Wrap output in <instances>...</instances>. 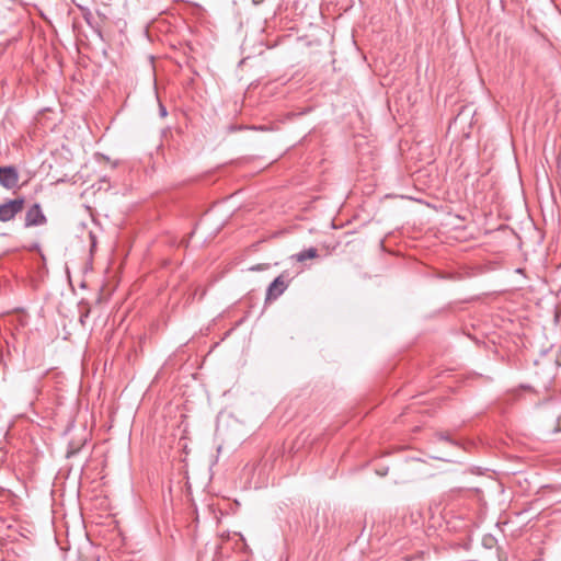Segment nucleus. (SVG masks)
Wrapping results in <instances>:
<instances>
[{"mask_svg":"<svg viewBox=\"0 0 561 561\" xmlns=\"http://www.w3.org/2000/svg\"><path fill=\"white\" fill-rule=\"evenodd\" d=\"M24 204L25 199L23 197L9 199L0 204V221L8 222L14 219V217L23 210Z\"/></svg>","mask_w":561,"mask_h":561,"instance_id":"obj_1","label":"nucleus"},{"mask_svg":"<svg viewBox=\"0 0 561 561\" xmlns=\"http://www.w3.org/2000/svg\"><path fill=\"white\" fill-rule=\"evenodd\" d=\"M47 221L39 204L31 206L25 214V228L42 226Z\"/></svg>","mask_w":561,"mask_h":561,"instance_id":"obj_2","label":"nucleus"},{"mask_svg":"<svg viewBox=\"0 0 561 561\" xmlns=\"http://www.w3.org/2000/svg\"><path fill=\"white\" fill-rule=\"evenodd\" d=\"M287 287L288 283L285 280L284 275L277 276L267 287L265 300H276Z\"/></svg>","mask_w":561,"mask_h":561,"instance_id":"obj_3","label":"nucleus"},{"mask_svg":"<svg viewBox=\"0 0 561 561\" xmlns=\"http://www.w3.org/2000/svg\"><path fill=\"white\" fill-rule=\"evenodd\" d=\"M19 182V173L14 167H0V184L8 188H14Z\"/></svg>","mask_w":561,"mask_h":561,"instance_id":"obj_4","label":"nucleus"},{"mask_svg":"<svg viewBox=\"0 0 561 561\" xmlns=\"http://www.w3.org/2000/svg\"><path fill=\"white\" fill-rule=\"evenodd\" d=\"M316 257H318V250L316 248H309L293 255V259H295L297 262H304L306 260Z\"/></svg>","mask_w":561,"mask_h":561,"instance_id":"obj_5","label":"nucleus"},{"mask_svg":"<svg viewBox=\"0 0 561 561\" xmlns=\"http://www.w3.org/2000/svg\"><path fill=\"white\" fill-rule=\"evenodd\" d=\"M159 113L161 117H165L168 114L167 108L162 104L159 106Z\"/></svg>","mask_w":561,"mask_h":561,"instance_id":"obj_6","label":"nucleus"},{"mask_svg":"<svg viewBox=\"0 0 561 561\" xmlns=\"http://www.w3.org/2000/svg\"><path fill=\"white\" fill-rule=\"evenodd\" d=\"M439 438L440 439H445V440H449V438L446 435H444V434H439Z\"/></svg>","mask_w":561,"mask_h":561,"instance_id":"obj_7","label":"nucleus"}]
</instances>
